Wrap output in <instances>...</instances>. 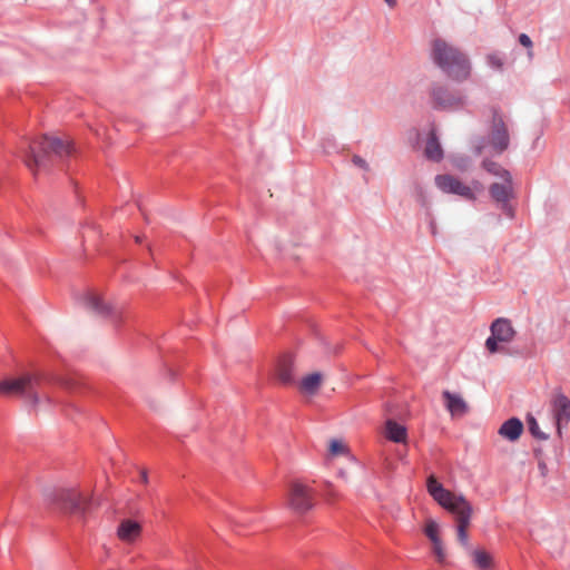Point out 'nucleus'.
I'll list each match as a JSON object with an SVG mask.
<instances>
[{"label":"nucleus","instance_id":"6","mask_svg":"<svg viewBox=\"0 0 570 570\" xmlns=\"http://www.w3.org/2000/svg\"><path fill=\"white\" fill-rule=\"evenodd\" d=\"M488 142L495 154H502L510 145L508 125L503 115L495 108L491 110V121L488 128Z\"/></svg>","mask_w":570,"mask_h":570},{"label":"nucleus","instance_id":"18","mask_svg":"<svg viewBox=\"0 0 570 570\" xmlns=\"http://www.w3.org/2000/svg\"><path fill=\"white\" fill-rule=\"evenodd\" d=\"M384 434L386 439L395 443H404L407 438L406 429L393 420L386 421Z\"/></svg>","mask_w":570,"mask_h":570},{"label":"nucleus","instance_id":"21","mask_svg":"<svg viewBox=\"0 0 570 570\" xmlns=\"http://www.w3.org/2000/svg\"><path fill=\"white\" fill-rule=\"evenodd\" d=\"M474 564L481 570H488L492 566L491 556L482 549H476L471 552Z\"/></svg>","mask_w":570,"mask_h":570},{"label":"nucleus","instance_id":"11","mask_svg":"<svg viewBox=\"0 0 570 570\" xmlns=\"http://www.w3.org/2000/svg\"><path fill=\"white\" fill-rule=\"evenodd\" d=\"M442 397L452 417H461L468 413L469 405L460 394L444 391Z\"/></svg>","mask_w":570,"mask_h":570},{"label":"nucleus","instance_id":"22","mask_svg":"<svg viewBox=\"0 0 570 570\" xmlns=\"http://www.w3.org/2000/svg\"><path fill=\"white\" fill-rule=\"evenodd\" d=\"M483 167L489 175L498 176L501 178L510 176V173L495 161L485 160L483 163Z\"/></svg>","mask_w":570,"mask_h":570},{"label":"nucleus","instance_id":"25","mask_svg":"<svg viewBox=\"0 0 570 570\" xmlns=\"http://www.w3.org/2000/svg\"><path fill=\"white\" fill-rule=\"evenodd\" d=\"M452 164L458 169L465 171L471 167V159L466 155H456L453 157Z\"/></svg>","mask_w":570,"mask_h":570},{"label":"nucleus","instance_id":"28","mask_svg":"<svg viewBox=\"0 0 570 570\" xmlns=\"http://www.w3.org/2000/svg\"><path fill=\"white\" fill-rule=\"evenodd\" d=\"M519 42L521 46L525 47L529 49L528 51V57L529 58H532L533 57V51H532V41L530 39V37L525 33H521L519 36Z\"/></svg>","mask_w":570,"mask_h":570},{"label":"nucleus","instance_id":"4","mask_svg":"<svg viewBox=\"0 0 570 570\" xmlns=\"http://www.w3.org/2000/svg\"><path fill=\"white\" fill-rule=\"evenodd\" d=\"M39 382V376L32 373H26L18 377H10L0 381V394L6 396L27 395L33 403H38L39 397L35 387Z\"/></svg>","mask_w":570,"mask_h":570},{"label":"nucleus","instance_id":"19","mask_svg":"<svg viewBox=\"0 0 570 570\" xmlns=\"http://www.w3.org/2000/svg\"><path fill=\"white\" fill-rule=\"evenodd\" d=\"M490 193L497 202H507L512 195L511 180L492 184Z\"/></svg>","mask_w":570,"mask_h":570},{"label":"nucleus","instance_id":"27","mask_svg":"<svg viewBox=\"0 0 570 570\" xmlns=\"http://www.w3.org/2000/svg\"><path fill=\"white\" fill-rule=\"evenodd\" d=\"M433 552L436 556V559L439 562H443L445 559V551L442 544V541L439 540L436 542H433Z\"/></svg>","mask_w":570,"mask_h":570},{"label":"nucleus","instance_id":"1","mask_svg":"<svg viewBox=\"0 0 570 570\" xmlns=\"http://www.w3.org/2000/svg\"><path fill=\"white\" fill-rule=\"evenodd\" d=\"M21 153L33 175H60L77 150L70 137L46 134L35 138Z\"/></svg>","mask_w":570,"mask_h":570},{"label":"nucleus","instance_id":"32","mask_svg":"<svg viewBox=\"0 0 570 570\" xmlns=\"http://www.w3.org/2000/svg\"><path fill=\"white\" fill-rule=\"evenodd\" d=\"M140 481L145 484L148 483V474L146 470L140 471Z\"/></svg>","mask_w":570,"mask_h":570},{"label":"nucleus","instance_id":"24","mask_svg":"<svg viewBox=\"0 0 570 570\" xmlns=\"http://www.w3.org/2000/svg\"><path fill=\"white\" fill-rule=\"evenodd\" d=\"M424 532L432 543L441 540L439 537V524L432 519L426 521Z\"/></svg>","mask_w":570,"mask_h":570},{"label":"nucleus","instance_id":"7","mask_svg":"<svg viewBox=\"0 0 570 570\" xmlns=\"http://www.w3.org/2000/svg\"><path fill=\"white\" fill-rule=\"evenodd\" d=\"M56 501L61 510L79 517L85 515L90 503L88 498L75 489L59 490L56 497Z\"/></svg>","mask_w":570,"mask_h":570},{"label":"nucleus","instance_id":"8","mask_svg":"<svg viewBox=\"0 0 570 570\" xmlns=\"http://www.w3.org/2000/svg\"><path fill=\"white\" fill-rule=\"evenodd\" d=\"M515 331L508 318H498L491 325V336L485 341V347L490 353H497L499 343H510Z\"/></svg>","mask_w":570,"mask_h":570},{"label":"nucleus","instance_id":"30","mask_svg":"<svg viewBox=\"0 0 570 570\" xmlns=\"http://www.w3.org/2000/svg\"><path fill=\"white\" fill-rule=\"evenodd\" d=\"M485 148V142L483 139H479L478 141L474 142L473 145V153L476 155V156H480L483 150Z\"/></svg>","mask_w":570,"mask_h":570},{"label":"nucleus","instance_id":"10","mask_svg":"<svg viewBox=\"0 0 570 570\" xmlns=\"http://www.w3.org/2000/svg\"><path fill=\"white\" fill-rule=\"evenodd\" d=\"M432 101L436 108L458 109L465 105V96L460 91H450L449 89L436 86L431 92Z\"/></svg>","mask_w":570,"mask_h":570},{"label":"nucleus","instance_id":"35","mask_svg":"<svg viewBox=\"0 0 570 570\" xmlns=\"http://www.w3.org/2000/svg\"><path fill=\"white\" fill-rule=\"evenodd\" d=\"M436 178L443 179V178H449V177L448 176H438Z\"/></svg>","mask_w":570,"mask_h":570},{"label":"nucleus","instance_id":"12","mask_svg":"<svg viewBox=\"0 0 570 570\" xmlns=\"http://www.w3.org/2000/svg\"><path fill=\"white\" fill-rule=\"evenodd\" d=\"M552 407L558 432L561 433L562 425L570 421V400L563 394H558L553 400Z\"/></svg>","mask_w":570,"mask_h":570},{"label":"nucleus","instance_id":"14","mask_svg":"<svg viewBox=\"0 0 570 570\" xmlns=\"http://www.w3.org/2000/svg\"><path fill=\"white\" fill-rule=\"evenodd\" d=\"M141 534V525L134 520H122L117 529V537L119 540L131 543Z\"/></svg>","mask_w":570,"mask_h":570},{"label":"nucleus","instance_id":"13","mask_svg":"<svg viewBox=\"0 0 570 570\" xmlns=\"http://www.w3.org/2000/svg\"><path fill=\"white\" fill-rule=\"evenodd\" d=\"M86 307L100 316H108L112 314L114 307L106 302L104 297L97 292H90L85 298Z\"/></svg>","mask_w":570,"mask_h":570},{"label":"nucleus","instance_id":"23","mask_svg":"<svg viewBox=\"0 0 570 570\" xmlns=\"http://www.w3.org/2000/svg\"><path fill=\"white\" fill-rule=\"evenodd\" d=\"M527 423H528L529 431L533 438H535L538 440H547L549 438L548 434H546L544 432H542L540 430L537 420L532 415H529L527 417Z\"/></svg>","mask_w":570,"mask_h":570},{"label":"nucleus","instance_id":"31","mask_svg":"<svg viewBox=\"0 0 570 570\" xmlns=\"http://www.w3.org/2000/svg\"><path fill=\"white\" fill-rule=\"evenodd\" d=\"M353 164L361 167V168H364V169H367V164L366 161L361 158L360 156H354L353 159H352Z\"/></svg>","mask_w":570,"mask_h":570},{"label":"nucleus","instance_id":"16","mask_svg":"<svg viewBox=\"0 0 570 570\" xmlns=\"http://www.w3.org/2000/svg\"><path fill=\"white\" fill-rule=\"evenodd\" d=\"M323 382V375L320 372H314L305 375L299 385V392L304 395L313 396L317 393Z\"/></svg>","mask_w":570,"mask_h":570},{"label":"nucleus","instance_id":"26","mask_svg":"<svg viewBox=\"0 0 570 570\" xmlns=\"http://www.w3.org/2000/svg\"><path fill=\"white\" fill-rule=\"evenodd\" d=\"M328 451L332 455H342L347 452V448L341 440H331Z\"/></svg>","mask_w":570,"mask_h":570},{"label":"nucleus","instance_id":"2","mask_svg":"<svg viewBox=\"0 0 570 570\" xmlns=\"http://www.w3.org/2000/svg\"><path fill=\"white\" fill-rule=\"evenodd\" d=\"M426 488L430 495L445 510L454 514L456 521V533L459 542L465 548H470L468 529L473 514L472 504L462 494H456L445 489L434 475H430L426 481Z\"/></svg>","mask_w":570,"mask_h":570},{"label":"nucleus","instance_id":"15","mask_svg":"<svg viewBox=\"0 0 570 570\" xmlns=\"http://www.w3.org/2000/svg\"><path fill=\"white\" fill-rule=\"evenodd\" d=\"M523 432V423L517 419L511 417L507 420L499 429V434L509 440V441H517Z\"/></svg>","mask_w":570,"mask_h":570},{"label":"nucleus","instance_id":"33","mask_svg":"<svg viewBox=\"0 0 570 570\" xmlns=\"http://www.w3.org/2000/svg\"><path fill=\"white\" fill-rule=\"evenodd\" d=\"M386 2V4L390 7V8H394L396 6V0H384Z\"/></svg>","mask_w":570,"mask_h":570},{"label":"nucleus","instance_id":"3","mask_svg":"<svg viewBox=\"0 0 570 570\" xmlns=\"http://www.w3.org/2000/svg\"><path fill=\"white\" fill-rule=\"evenodd\" d=\"M432 59L452 80L464 81L470 77L471 65L468 57L443 39L433 40Z\"/></svg>","mask_w":570,"mask_h":570},{"label":"nucleus","instance_id":"17","mask_svg":"<svg viewBox=\"0 0 570 570\" xmlns=\"http://www.w3.org/2000/svg\"><path fill=\"white\" fill-rule=\"evenodd\" d=\"M424 155L432 161H440L443 158V149L434 129L430 131L426 139Z\"/></svg>","mask_w":570,"mask_h":570},{"label":"nucleus","instance_id":"20","mask_svg":"<svg viewBox=\"0 0 570 570\" xmlns=\"http://www.w3.org/2000/svg\"><path fill=\"white\" fill-rule=\"evenodd\" d=\"M277 377L283 384H292L294 382L293 364L291 358H285L279 363Z\"/></svg>","mask_w":570,"mask_h":570},{"label":"nucleus","instance_id":"34","mask_svg":"<svg viewBox=\"0 0 570 570\" xmlns=\"http://www.w3.org/2000/svg\"><path fill=\"white\" fill-rule=\"evenodd\" d=\"M135 239H136V242H137V243H140V242H141V238H140L139 236H136V238H135Z\"/></svg>","mask_w":570,"mask_h":570},{"label":"nucleus","instance_id":"5","mask_svg":"<svg viewBox=\"0 0 570 570\" xmlns=\"http://www.w3.org/2000/svg\"><path fill=\"white\" fill-rule=\"evenodd\" d=\"M315 493L311 487L301 482L293 481L288 485L286 494V505L297 514H304L314 507Z\"/></svg>","mask_w":570,"mask_h":570},{"label":"nucleus","instance_id":"29","mask_svg":"<svg viewBox=\"0 0 570 570\" xmlns=\"http://www.w3.org/2000/svg\"><path fill=\"white\" fill-rule=\"evenodd\" d=\"M489 65L493 68L501 69L503 66L502 59L497 55H491L488 57Z\"/></svg>","mask_w":570,"mask_h":570},{"label":"nucleus","instance_id":"9","mask_svg":"<svg viewBox=\"0 0 570 570\" xmlns=\"http://www.w3.org/2000/svg\"><path fill=\"white\" fill-rule=\"evenodd\" d=\"M436 186L443 193L455 194L466 200L474 199L483 189L478 180H436Z\"/></svg>","mask_w":570,"mask_h":570}]
</instances>
